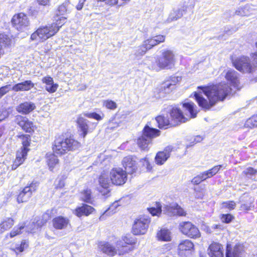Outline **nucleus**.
Returning a JSON list of instances; mask_svg holds the SVG:
<instances>
[{"label": "nucleus", "instance_id": "obj_51", "mask_svg": "<svg viewBox=\"0 0 257 257\" xmlns=\"http://www.w3.org/2000/svg\"><path fill=\"white\" fill-rule=\"evenodd\" d=\"M140 163L146 168L147 171H150L152 170V167L147 158L146 157L140 160Z\"/></svg>", "mask_w": 257, "mask_h": 257}, {"label": "nucleus", "instance_id": "obj_58", "mask_svg": "<svg viewBox=\"0 0 257 257\" xmlns=\"http://www.w3.org/2000/svg\"><path fill=\"white\" fill-rule=\"evenodd\" d=\"M8 112L4 109H0V122L8 117Z\"/></svg>", "mask_w": 257, "mask_h": 257}, {"label": "nucleus", "instance_id": "obj_63", "mask_svg": "<svg viewBox=\"0 0 257 257\" xmlns=\"http://www.w3.org/2000/svg\"><path fill=\"white\" fill-rule=\"evenodd\" d=\"M251 204V203L250 202L249 204L244 203L241 204L240 206L241 210L246 211L250 210Z\"/></svg>", "mask_w": 257, "mask_h": 257}, {"label": "nucleus", "instance_id": "obj_23", "mask_svg": "<svg viewBox=\"0 0 257 257\" xmlns=\"http://www.w3.org/2000/svg\"><path fill=\"white\" fill-rule=\"evenodd\" d=\"M208 251L210 257H223V247L218 243H212L209 246Z\"/></svg>", "mask_w": 257, "mask_h": 257}, {"label": "nucleus", "instance_id": "obj_9", "mask_svg": "<svg viewBox=\"0 0 257 257\" xmlns=\"http://www.w3.org/2000/svg\"><path fill=\"white\" fill-rule=\"evenodd\" d=\"M180 231L188 237L197 238L200 236L198 228L191 222H182L179 224Z\"/></svg>", "mask_w": 257, "mask_h": 257}, {"label": "nucleus", "instance_id": "obj_2", "mask_svg": "<svg viewBox=\"0 0 257 257\" xmlns=\"http://www.w3.org/2000/svg\"><path fill=\"white\" fill-rule=\"evenodd\" d=\"M166 111L169 113L170 120L163 115H159L156 117L158 126L160 128H167L169 126L177 125L179 122H185L187 120L182 111L176 106L170 105L166 108Z\"/></svg>", "mask_w": 257, "mask_h": 257}, {"label": "nucleus", "instance_id": "obj_37", "mask_svg": "<svg viewBox=\"0 0 257 257\" xmlns=\"http://www.w3.org/2000/svg\"><path fill=\"white\" fill-rule=\"evenodd\" d=\"M26 158V153H17L16 159L12 167V169H16L20 165L23 163Z\"/></svg>", "mask_w": 257, "mask_h": 257}, {"label": "nucleus", "instance_id": "obj_18", "mask_svg": "<svg viewBox=\"0 0 257 257\" xmlns=\"http://www.w3.org/2000/svg\"><path fill=\"white\" fill-rule=\"evenodd\" d=\"M244 252L243 246L240 244H236L232 249L231 245L226 246V257H242Z\"/></svg>", "mask_w": 257, "mask_h": 257}, {"label": "nucleus", "instance_id": "obj_16", "mask_svg": "<svg viewBox=\"0 0 257 257\" xmlns=\"http://www.w3.org/2000/svg\"><path fill=\"white\" fill-rule=\"evenodd\" d=\"M99 184L101 187L99 192L102 195L107 197L110 192L109 187L111 186L112 183L110 176L107 174L102 173L99 178Z\"/></svg>", "mask_w": 257, "mask_h": 257}, {"label": "nucleus", "instance_id": "obj_15", "mask_svg": "<svg viewBox=\"0 0 257 257\" xmlns=\"http://www.w3.org/2000/svg\"><path fill=\"white\" fill-rule=\"evenodd\" d=\"M12 21L16 29L19 31H23L27 28L30 24L28 17L22 13L15 15Z\"/></svg>", "mask_w": 257, "mask_h": 257}, {"label": "nucleus", "instance_id": "obj_52", "mask_svg": "<svg viewBox=\"0 0 257 257\" xmlns=\"http://www.w3.org/2000/svg\"><path fill=\"white\" fill-rule=\"evenodd\" d=\"M257 171L252 168L249 167L243 171L244 174L248 177L251 178L252 176L254 175Z\"/></svg>", "mask_w": 257, "mask_h": 257}, {"label": "nucleus", "instance_id": "obj_25", "mask_svg": "<svg viewBox=\"0 0 257 257\" xmlns=\"http://www.w3.org/2000/svg\"><path fill=\"white\" fill-rule=\"evenodd\" d=\"M34 84L31 80H25L18 83L11 87V90L15 91H28L34 87Z\"/></svg>", "mask_w": 257, "mask_h": 257}, {"label": "nucleus", "instance_id": "obj_30", "mask_svg": "<svg viewBox=\"0 0 257 257\" xmlns=\"http://www.w3.org/2000/svg\"><path fill=\"white\" fill-rule=\"evenodd\" d=\"M42 220L41 221H37L35 223L34 222L30 223L28 227V231L31 232H35L39 227H41L44 223H45L49 219V216L48 214H45L43 215Z\"/></svg>", "mask_w": 257, "mask_h": 257}, {"label": "nucleus", "instance_id": "obj_38", "mask_svg": "<svg viewBox=\"0 0 257 257\" xmlns=\"http://www.w3.org/2000/svg\"><path fill=\"white\" fill-rule=\"evenodd\" d=\"M119 205L117 201L114 202L107 210L104 212L100 217L99 219L103 220L104 219L105 216H109L114 213L116 212L115 209Z\"/></svg>", "mask_w": 257, "mask_h": 257}, {"label": "nucleus", "instance_id": "obj_24", "mask_svg": "<svg viewBox=\"0 0 257 257\" xmlns=\"http://www.w3.org/2000/svg\"><path fill=\"white\" fill-rule=\"evenodd\" d=\"M35 104L31 101H25L21 103L16 107V110L23 114H27L36 108Z\"/></svg>", "mask_w": 257, "mask_h": 257}, {"label": "nucleus", "instance_id": "obj_21", "mask_svg": "<svg viewBox=\"0 0 257 257\" xmlns=\"http://www.w3.org/2000/svg\"><path fill=\"white\" fill-rule=\"evenodd\" d=\"M99 248L107 255L113 256L118 254V248L114 247L108 242L101 241L98 244Z\"/></svg>", "mask_w": 257, "mask_h": 257}, {"label": "nucleus", "instance_id": "obj_19", "mask_svg": "<svg viewBox=\"0 0 257 257\" xmlns=\"http://www.w3.org/2000/svg\"><path fill=\"white\" fill-rule=\"evenodd\" d=\"M173 150V147L168 146L165 148L164 151L159 152L156 155L155 160L157 165H163L170 157V153Z\"/></svg>", "mask_w": 257, "mask_h": 257}, {"label": "nucleus", "instance_id": "obj_28", "mask_svg": "<svg viewBox=\"0 0 257 257\" xmlns=\"http://www.w3.org/2000/svg\"><path fill=\"white\" fill-rule=\"evenodd\" d=\"M226 80L234 88L237 87L239 83V74L234 70H229L225 74Z\"/></svg>", "mask_w": 257, "mask_h": 257}, {"label": "nucleus", "instance_id": "obj_13", "mask_svg": "<svg viewBox=\"0 0 257 257\" xmlns=\"http://www.w3.org/2000/svg\"><path fill=\"white\" fill-rule=\"evenodd\" d=\"M14 39L5 33L0 34V57L14 45Z\"/></svg>", "mask_w": 257, "mask_h": 257}, {"label": "nucleus", "instance_id": "obj_62", "mask_svg": "<svg viewBox=\"0 0 257 257\" xmlns=\"http://www.w3.org/2000/svg\"><path fill=\"white\" fill-rule=\"evenodd\" d=\"M85 2L86 0H79L78 4L76 6L77 10L80 11L82 10Z\"/></svg>", "mask_w": 257, "mask_h": 257}, {"label": "nucleus", "instance_id": "obj_56", "mask_svg": "<svg viewBox=\"0 0 257 257\" xmlns=\"http://www.w3.org/2000/svg\"><path fill=\"white\" fill-rule=\"evenodd\" d=\"M175 212L179 216H185L186 212L184 209L181 208L178 204H175L174 206Z\"/></svg>", "mask_w": 257, "mask_h": 257}, {"label": "nucleus", "instance_id": "obj_3", "mask_svg": "<svg viewBox=\"0 0 257 257\" xmlns=\"http://www.w3.org/2000/svg\"><path fill=\"white\" fill-rule=\"evenodd\" d=\"M252 62L246 56H241L232 60L234 67L240 72L249 73L257 78V52L252 54Z\"/></svg>", "mask_w": 257, "mask_h": 257}, {"label": "nucleus", "instance_id": "obj_10", "mask_svg": "<svg viewBox=\"0 0 257 257\" xmlns=\"http://www.w3.org/2000/svg\"><path fill=\"white\" fill-rule=\"evenodd\" d=\"M150 219L147 216L140 217L135 221L133 226V233L135 235L144 234L146 233Z\"/></svg>", "mask_w": 257, "mask_h": 257}, {"label": "nucleus", "instance_id": "obj_54", "mask_svg": "<svg viewBox=\"0 0 257 257\" xmlns=\"http://www.w3.org/2000/svg\"><path fill=\"white\" fill-rule=\"evenodd\" d=\"M233 218L234 217L230 214H222L221 218L222 221L225 223L230 222Z\"/></svg>", "mask_w": 257, "mask_h": 257}, {"label": "nucleus", "instance_id": "obj_35", "mask_svg": "<svg viewBox=\"0 0 257 257\" xmlns=\"http://www.w3.org/2000/svg\"><path fill=\"white\" fill-rule=\"evenodd\" d=\"M14 224V220L11 217L6 218L0 223V232L1 233L11 228Z\"/></svg>", "mask_w": 257, "mask_h": 257}, {"label": "nucleus", "instance_id": "obj_48", "mask_svg": "<svg viewBox=\"0 0 257 257\" xmlns=\"http://www.w3.org/2000/svg\"><path fill=\"white\" fill-rule=\"evenodd\" d=\"M103 105L105 106L107 108L109 109L114 110L117 107L116 103L111 100H107L103 102Z\"/></svg>", "mask_w": 257, "mask_h": 257}, {"label": "nucleus", "instance_id": "obj_45", "mask_svg": "<svg viewBox=\"0 0 257 257\" xmlns=\"http://www.w3.org/2000/svg\"><path fill=\"white\" fill-rule=\"evenodd\" d=\"M236 206V203L233 201L224 202L222 204V208L228 209L229 210L234 209Z\"/></svg>", "mask_w": 257, "mask_h": 257}, {"label": "nucleus", "instance_id": "obj_14", "mask_svg": "<svg viewBox=\"0 0 257 257\" xmlns=\"http://www.w3.org/2000/svg\"><path fill=\"white\" fill-rule=\"evenodd\" d=\"M180 79L178 77H174L171 80L162 83L159 89V97L160 98L164 97L166 94L170 93L175 88L176 83Z\"/></svg>", "mask_w": 257, "mask_h": 257}, {"label": "nucleus", "instance_id": "obj_33", "mask_svg": "<svg viewBox=\"0 0 257 257\" xmlns=\"http://www.w3.org/2000/svg\"><path fill=\"white\" fill-rule=\"evenodd\" d=\"M22 139L23 148L20 151H18L17 153H26V156H27L28 152L29 151L28 147L30 144V136L29 135H22L20 136Z\"/></svg>", "mask_w": 257, "mask_h": 257}, {"label": "nucleus", "instance_id": "obj_43", "mask_svg": "<svg viewBox=\"0 0 257 257\" xmlns=\"http://www.w3.org/2000/svg\"><path fill=\"white\" fill-rule=\"evenodd\" d=\"M248 127H257V114L252 116L248 119L245 123Z\"/></svg>", "mask_w": 257, "mask_h": 257}, {"label": "nucleus", "instance_id": "obj_34", "mask_svg": "<svg viewBox=\"0 0 257 257\" xmlns=\"http://www.w3.org/2000/svg\"><path fill=\"white\" fill-rule=\"evenodd\" d=\"M158 240L164 241H169L171 240V232L167 229L163 228L157 234Z\"/></svg>", "mask_w": 257, "mask_h": 257}, {"label": "nucleus", "instance_id": "obj_44", "mask_svg": "<svg viewBox=\"0 0 257 257\" xmlns=\"http://www.w3.org/2000/svg\"><path fill=\"white\" fill-rule=\"evenodd\" d=\"M25 225L22 224L19 227H15L14 229L10 233V236L11 238L15 236L16 235L20 234L22 232V230L24 229Z\"/></svg>", "mask_w": 257, "mask_h": 257}, {"label": "nucleus", "instance_id": "obj_46", "mask_svg": "<svg viewBox=\"0 0 257 257\" xmlns=\"http://www.w3.org/2000/svg\"><path fill=\"white\" fill-rule=\"evenodd\" d=\"M147 50H148V49L143 44L136 49L135 55L137 57L142 56L146 53Z\"/></svg>", "mask_w": 257, "mask_h": 257}, {"label": "nucleus", "instance_id": "obj_29", "mask_svg": "<svg viewBox=\"0 0 257 257\" xmlns=\"http://www.w3.org/2000/svg\"><path fill=\"white\" fill-rule=\"evenodd\" d=\"M94 209L87 204H83L81 206L76 208L75 210V214L78 217H81L83 215L88 216L92 213Z\"/></svg>", "mask_w": 257, "mask_h": 257}, {"label": "nucleus", "instance_id": "obj_47", "mask_svg": "<svg viewBox=\"0 0 257 257\" xmlns=\"http://www.w3.org/2000/svg\"><path fill=\"white\" fill-rule=\"evenodd\" d=\"M28 246L27 242L26 240H23L22 241L20 245H18L15 248V251L16 253H20L24 251L25 248H27Z\"/></svg>", "mask_w": 257, "mask_h": 257}, {"label": "nucleus", "instance_id": "obj_4", "mask_svg": "<svg viewBox=\"0 0 257 257\" xmlns=\"http://www.w3.org/2000/svg\"><path fill=\"white\" fill-rule=\"evenodd\" d=\"M151 61V63L149 64V67L156 72L162 69H171L175 63L174 55L170 50L163 51L159 57H152Z\"/></svg>", "mask_w": 257, "mask_h": 257}, {"label": "nucleus", "instance_id": "obj_12", "mask_svg": "<svg viewBox=\"0 0 257 257\" xmlns=\"http://www.w3.org/2000/svg\"><path fill=\"white\" fill-rule=\"evenodd\" d=\"M136 242V240L134 238L128 236H124L122 240L117 241L116 245L118 248V254L122 255L128 251L133 250L134 247L128 245H132L135 244Z\"/></svg>", "mask_w": 257, "mask_h": 257}, {"label": "nucleus", "instance_id": "obj_17", "mask_svg": "<svg viewBox=\"0 0 257 257\" xmlns=\"http://www.w3.org/2000/svg\"><path fill=\"white\" fill-rule=\"evenodd\" d=\"M16 122L24 131L27 133H30L34 131V126L33 122L26 117L17 115L16 118Z\"/></svg>", "mask_w": 257, "mask_h": 257}, {"label": "nucleus", "instance_id": "obj_31", "mask_svg": "<svg viewBox=\"0 0 257 257\" xmlns=\"http://www.w3.org/2000/svg\"><path fill=\"white\" fill-rule=\"evenodd\" d=\"M187 8L186 6H184L181 7L180 8L174 9L173 12L170 13L169 20L172 21L177 20L181 18L184 14L186 13Z\"/></svg>", "mask_w": 257, "mask_h": 257}, {"label": "nucleus", "instance_id": "obj_8", "mask_svg": "<svg viewBox=\"0 0 257 257\" xmlns=\"http://www.w3.org/2000/svg\"><path fill=\"white\" fill-rule=\"evenodd\" d=\"M39 183L36 181H33L28 183L19 193L17 201L19 203L26 202L29 200L33 193L35 192L38 188Z\"/></svg>", "mask_w": 257, "mask_h": 257}, {"label": "nucleus", "instance_id": "obj_49", "mask_svg": "<svg viewBox=\"0 0 257 257\" xmlns=\"http://www.w3.org/2000/svg\"><path fill=\"white\" fill-rule=\"evenodd\" d=\"M68 2H66L59 7L58 9V15H63L67 12V7L68 5Z\"/></svg>", "mask_w": 257, "mask_h": 257}, {"label": "nucleus", "instance_id": "obj_60", "mask_svg": "<svg viewBox=\"0 0 257 257\" xmlns=\"http://www.w3.org/2000/svg\"><path fill=\"white\" fill-rule=\"evenodd\" d=\"M222 167V165H217V166L213 167L210 170L211 171V173L214 176L218 172V171L221 169V168Z\"/></svg>", "mask_w": 257, "mask_h": 257}, {"label": "nucleus", "instance_id": "obj_41", "mask_svg": "<svg viewBox=\"0 0 257 257\" xmlns=\"http://www.w3.org/2000/svg\"><path fill=\"white\" fill-rule=\"evenodd\" d=\"M148 209L153 216H159L162 212V206L160 203L156 202V207H151Z\"/></svg>", "mask_w": 257, "mask_h": 257}, {"label": "nucleus", "instance_id": "obj_61", "mask_svg": "<svg viewBox=\"0 0 257 257\" xmlns=\"http://www.w3.org/2000/svg\"><path fill=\"white\" fill-rule=\"evenodd\" d=\"M236 29L234 28L229 29V28H225L224 29V34L227 36L232 34L233 33L236 32Z\"/></svg>", "mask_w": 257, "mask_h": 257}, {"label": "nucleus", "instance_id": "obj_26", "mask_svg": "<svg viewBox=\"0 0 257 257\" xmlns=\"http://www.w3.org/2000/svg\"><path fill=\"white\" fill-rule=\"evenodd\" d=\"M165 40V37L164 35H157L144 41L143 44L150 50L155 46L164 42Z\"/></svg>", "mask_w": 257, "mask_h": 257}, {"label": "nucleus", "instance_id": "obj_40", "mask_svg": "<svg viewBox=\"0 0 257 257\" xmlns=\"http://www.w3.org/2000/svg\"><path fill=\"white\" fill-rule=\"evenodd\" d=\"M80 198L84 202L91 203L92 202L91 190L86 189L82 191L80 194Z\"/></svg>", "mask_w": 257, "mask_h": 257}, {"label": "nucleus", "instance_id": "obj_64", "mask_svg": "<svg viewBox=\"0 0 257 257\" xmlns=\"http://www.w3.org/2000/svg\"><path fill=\"white\" fill-rule=\"evenodd\" d=\"M200 179L199 178V177H198V176H197L192 179V180H191V183L194 185H198L201 182Z\"/></svg>", "mask_w": 257, "mask_h": 257}, {"label": "nucleus", "instance_id": "obj_5", "mask_svg": "<svg viewBox=\"0 0 257 257\" xmlns=\"http://www.w3.org/2000/svg\"><path fill=\"white\" fill-rule=\"evenodd\" d=\"M80 146V143L71 137L65 139L63 138L59 137L54 141L53 150L56 154L62 155L69 151L77 150Z\"/></svg>", "mask_w": 257, "mask_h": 257}, {"label": "nucleus", "instance_id": "obj_1", "mask_svg": "<svg viewBox=\"0 0 257 257\" xmlns=\"http://www.w3.org/2000/svg\"><path fill=\"white\" fill-rule=\"evenodd\" d=\"M198 92H194V97L198 105L204 110H208L218 101H223L231 91L225 83L216 85L199 86Z\"/></svg>", "mask_w": 257, "mask_h": 257}, {"label": "nucleus", "instance_id": "obj_22", "mask_svg": "<svg viewBox=\"0 0 257 257\" xmlns=\"http://www.w3.org/2000/svg\"><path fill=\"white\" fill-rule=\"evenodd\" d=\"M194 249V244L190 240L185 239L181 241L178 245V251L180 255H186Z\"/></svg>", "mask_w": 257, "mask_h": 257}, {"label": "nucleus", "instance_id": "obj_39", "mask_svg": "<svg viewBox=\"0 0 257 257\" xmlns=\"http://www.w3.org/2000/svg\"><path fill=\"white\" fill-rule=\"evenodd\" d=\"M183 106L190 113L191 117L194 118L196 117L197 112L195 109V107H196V105L194 104L193 102H185L183 104Z\"/></svg>", "mask_w": 257, "mask_h": 257}, {"label": "nucleus", "instance_id": "obj_50", "mask_svg": "<svg viewBox=\"0 0 257 257\" xmlns=\"http://www.w3.org/2000/svg\"><path fill=\"white\" fill-rule=\"evenodd\" d=\"M11 90V85L10 84L0 87V99L6 94Z\"/></svg>", "mask_w": 257, "mask_h": 257}, {"label": "nucleus", "instance_id": "obj_53", "mask_svg": "<svg viewBox=\"0 0 257 257\" xmlns=\"http://www.w3.org/2000/svg\"><path fill=\"white\" fill-rule=\"evenodd\" d=\"M84 115L88 118H93L97 120H100L102 119V117L96 112L85 113Z\"/></svg>", "mask_w": 257, "mask_h": 257}, {"label": "nucleus", "instance_id": "obj_20", "mask_svg": "<svg viewBox=\"0 0 257 257\" xmlns=\"http://www.w3.org/2000/svg\"><path fill=\"white\" fill-rule=\"evenodd\" d=\"M122 165L125 168V172L128 174H133L137 169L136 160L131 156L124 157L122 162Z\"/></svg>", "mask_w": 257, "mask_h": 257}, {"label": "nucleus", "instance_id": "obj_32", "mask_svg": "<svg viewBox=\"0 0 257 257\" xmlns=\"http://www.w3.org/2000/svg\"><path fill=\"white\" fill-rule=\"evenodd\" d=\"M89 121L88 120L83 117H79L77 120L78 124L82 132L81 136H82L83 138H85L89 132Z\"/></svg>", "mask_w": 257, "mask_h": 257}, {"label": "nucleus", "instance_id": "obj_11", "mask_svg": "<svg viewBox=\"0 0 257 257\" xmlns=\"http://www.w3.org/2000/svg\"><path fill=\"white\" fill-rule=\"evenodd\" d=\"M112 184L121 185L127 180L126 173L120 168H113L109 173Z\"/></svg>", "mask_w": 257, "mask_h": 257}, {"label": "nucleus", "instance_id": "obj_6", "mask_svg": "<svg viewBox=\"0 0 257 257\" xmlns=\"http://www.w3.org/2000/svg\"><path fill=\"white\" fill-rule=\"evenodd\" d=\"M160 131L146 124L143 129V135L138 139L139 148L143 151H148L151 145L152 139L160 135Z\"/></svg>", "mask_w": 257, "mask_h": 257}, {"label": "nucleus", "instance_id": "obj_27", "mask_svg": "<svg viewBox=\"0 0 257 257\" xmlns=\"http://www.w3.org/2000/svg\"><path fill=\"white\" fill-rule=\"evenodd\" d=\"M69 223V219L62 216L55 217L53 219V225L57 229H64L67 227Z\"/></svg>", "mask_w": 257, "mask_h": 257}, {"label": "nucleus", "instance_id": "obj_57", "mask_svg": "<svg viewBox=\"0 0 257 257\" xmlns=\"http://www.w3.org/2000/svg\"><path fill=\"white\" fill-rule=\"evenodd\" d=\"M42 81L43 83H45L46 85H49L54 83L53 78L49 76H47L43 77L42 79Z\"/></svg>", "mask_w": 257, "mask_h": 257}, {"label": "nucleus", "instance_id": "obj_7", "mask_svg": "<svg viewBox=\"0 0 257 257\" xmlns=\"http://www.w3.org/2000/svg\"><path fill=\"white\" fill-rule=\"evenodd\" d=\"M59 31V27L57 25H49L41 27L31 36L32 41H44L54 36Z\"/></svg>", "mask_w": 257, "mask_h": 257}, {"label": "nucleus", "instance_id": "obj_42", "mask_svg": "<svg viewBox=\"0 0 257 257\" xmlns=\"http://www.w3.org/2000/svg\"><path fill=\"white\" fill-rule=\"evenodd\" d=\"M250 6L249 5H246L243 8H239L235 11V14L236 15L245 16L249 15V13L247 12Z\"/></svg>", "mask_w": 257, "mask_h": 257}, {"label": "nucleus", "instance_id": "obj_36", "mask_svg": "<svg viewBox=\"0 0 257 257\" xmlns=\"http://www.w3.org/2000/svg\"><path fill=\"white\" fill-rule=\"evenodd\" d=\"M47 162L50 170L52 171L56 165L58 163L57 157L53 154L47 153L46 154Z\"/></svg>", "mask_w": 257, "mask_h": 257}, {"label": "nucleus", "instance_id": "obj_55", "mask_svg": "<svg viewBox=\"0 0 257 257\" xmlns=\"http://www.w3.org/2000/svg\"><path fill=\"white\" fill-rule=\"evenodd\" d=\"M58 87V85L56 83H53L49 85H46L45 87L46 90L50 93H54L56 91Z\"/></svg>", "mask_w": 257, "mask_h": 257}, {"label": "nucleus", "instance_id": "obj_59", "mask_svg": "<svg viewBox=\"0 0 257 257\" xmlns=\"http://www.w3.org/2000/svg\"><path fill=\"white\" fill-rule=\"evenodd\" d=\"M66 19V18L62 17L59 19V20L57 21V23L56 24L53 23L52 25H57V26L59 27V29L61 27V26L65 23Z\"/></svg>", "mask_w": 257, "mask_h": 257}]
</instances>
